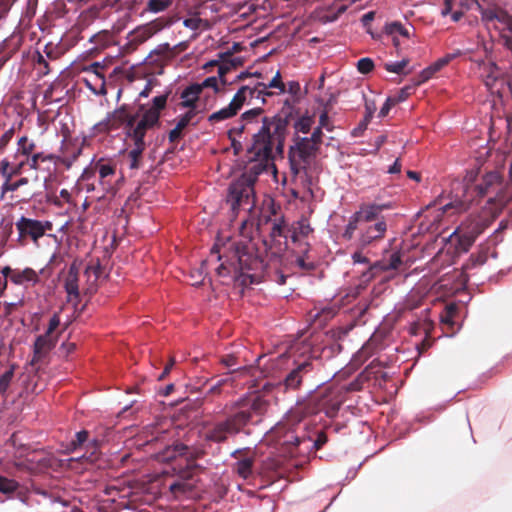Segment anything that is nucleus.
I'll list each match as a JSON object with an SVG mask.
<instances>
[{
    "label": "nucleus",
    "instance_id": "f257e3e1",
    "mask_svg": "<svg viewBox=\"0 0 512 512\" xmlns=\"http://www.w3.org/2000/svg\"><path fill=\"white\" fill-rule=\"evenodd\" d=\"M224 248V255H218V259L224 258L217 268L219 276L229 277L244 287L263 280L264 262L251 240L232 241Z\"/></svg>",
    "mask_w": 512,
    "mask_h": 512
},
{
    "label": "nucleus",
    "instance_id": "f03ea898",
    "mask_svg": "<svg viewBox=\"0 0 512 512\" xmlns=\"http://www.w3.org/2000/svg\"><path fill=\"white\" fill-rule=\"evenodd\" d=\"M269 403L261 396L243 397L226 406L227 417L214 423L205 433V439L224 443L229 436L244 431L249 424H256L266 413Z\"/></svg>",
    "mask_w": 512,
    "mask_h": 512
},
{
    "label": "nucleus",
    "instance_id": "7ed1b4c3",
    "mask_svg": "<svg viewBox=\"0 0 512 512\" xmlns=\"http://www.w3.org/2000/svg\"><path fill=\"white\" fill-rule=\"evenodd\" d=\"M390 204H362L355 213L349 218L342 237L345 240H352L355 231H358L356 238V247L361 250H367L375 247L381 242L387 232V222L381 212L390 209Z\"/></svg>",
    "mask_w": 512,
    "mask_h": 512
},
{
    "label": "nucleus",
    "instance_id": "20e7f679",
    "mask_svg": "<svg viewBox=\"0 0 512 512\" xmlns=\"http://www.w3.org/2000/svg\"><path fill=\"white\" fill-rule=\"evenodd\" d=\"M294 108L289 100L284 102L281 111L271 117H264L261 129L253 134V143L248 148L251 161L267 164L273 159V150L282 151L290 119Z\"/></svg>",
    "mask_w": 512,
    "mask_h": 512
},
{
    "label": "nucleus",
    "instance_id": "39448f33",
    "mask_svg": "<svg viewBox=\"0 0 512 512\" xmlns=\"http://www.w3.org/2000/svg\"><path fill=\"white\" fill-rule=\"evenodd\" d=\"M467 185L464 191V199L449 202L441 207L442 213H460L466 211L470 202L476 198L489 197V201L493 200V196L502 189L503 177L498 171H490L481 176L474 186L469 183L473 181L472 176L466 178Z\"/></svg>",
    "mask_w": 512,
    "mask_h": 512
},
{
    "label": "nucleus",
    "instance_id": "423d86ee",
    "mask_svg": "<svg viewBox=\"0 0 512 512\" xmlns=\"http://www.w3.org/2000/svg\"><path fill=\"white\" fill-rule=\"evenodd\" d=\"M342 405V398L337 390L327 388L320 394L307 400H299L293 413L299 420L323 412L328 418L337 416Z\"/></svg>",
    "mask_w": 512,
    "mask_h": 512
},
{
    "label": "nucleus",
    "instance_id": "0eeeda50",
    "mask_svg": "<svg viewBox=\"0 0 512 512\" xmlns=\"http://www.w3.org/2000/svg\"><path fill=\"white\" fill-rule=\"evenodd\" d=\"M320 147L308 141V137L294 138V144L290 146L288 151V159L290 170L293 176H299L304 173V187L310 189L312 184L311 178L307 175L308 167L311 161L316 157Z\"/></svg>",
    "mask_w": 512,
    "mask_h": 512
},
{
    "label": "nucleus",
    "instance_id": "6e6552de",
    "mask_svg": "<svg viewBox=\"0 0 512 512\" xmlns=\"http://www.w3.org/2000/svg\"><path fill=\"white\" fill-rule=\"evenodd\" d=\"M300 350L302 358L293 361L294 366L279 383V387L283 388L284 392L299 390L304 378L314 371V360L318 355L312 350L311 344L302 343Z\"/></svg>",
    "mask_w": 512,
    "mask_h": 512
},
{
    "label": "nucleus",
    "instance_id": "1a4fd4ad",
    "mask_svg": "<svg viewBox=\"0 0 512 512\" xmlns=\"http://www.w3.org/2000/svg\"><path fill=\"white\" fill-rule=\"evenodd\" d=\"M167 99L168 93L154 97L152 105L148 108L145 105L139 106L137 113H142L141 119L127 132L133 141H144L147 131L160 124L161 111L165 109Z\"/></svg>",
    "mask_w": 512,
    "mask_h": 512
},
{
    "label": "nucleus",
    "instance_id": "9d476101",
    "mask_svg": "<svg viewBox=\"0 0 512 512\" xmlns=\"http://www.w3.org/2000/svg\"><path fill=\"white\" fill-rule=\"evenodd\" d=\"M254 181L255 177L242 175L232 182L228 189L227 202L236 214L239 210L250 212L254 207Z\"/></svg>",
    "mask_w": 512,
    "mask_h": 512
},
{
    "label": "nucleus",
    "instance_id": "9b49d317",
    "mask_svg": "<svg viewBox=\"0 0 512 512\" xmlns=\"http://www.w3.org/2000/svg\"><path fill=\"white\" fill-rule=\"evenodd\" d=\"M480 14L484 22H496L494 27L499 32L502 44L512 53V15L498 6L483 8Z\"/></svg>",
    "mask_w": 512,
    "mask_h": 512
},
{
    "label": "nucleus",
    "instance_id": "f8f14e48",
    "mask_svg": "<svg viewBox=\"0 0 512 512\" xmlns=\"http://www.w3.org/2000/svg\"><path fill=\"white\" fill-rule=\"evenodd\" d=\"M486 227V222L480 218H468L463 221L454 233L458 239L457 251L467 252Z\"/></svg>",
    "mask_w": 512,
    "mask_h": 512
},
{
    "label": "nucleus",
    "instance_id": "ddd939ff",
    "mask_svg": "<svg viewBox=\"0 0 512 512\" xmlns=\"http://www.w3.org/2000/svg\"><path fill=\"white\" fill-rule=\"evenodd\" d=\"M15 225L19 233L20 241L31 238L34 242H37L47 231L53 229L51 221H40L25 216H21Z\"/></svg>",
    "mask_w": 512,
    "mask_h": 512
},
{
    "label": "nucleus",
    "instance_id": "4468645a",
    "mask_svg": "<svg viewBox=\"0 0 512 512\" xmlns=\"http://www.w3.org/2000/svg\"><path fill=\"white\" fill-rule=\"evenodd\" d=\"M286 92V84L282 80L280 71H277L274 77L268 82H257L250 85L249 98L261 99L262 103L266 102L265 97L281 95Z\"/></svg>",
    "mask_w": 512,
    "mask_h": 512
},
{
    "label": "nucleus",
    "instance_id": "2eb2a0df",
    "mask_svg": "<svg viewBox=\"0 0 512 512\" xmlns=\"http://www.w3.org/2000/svg\"><path fill=\"white\" fill-rule=\"evenodd\" d=\"M95 173H98L99 175V185L101 186L102 190L105 193L114 195L116 193L113 184V178L116 173L115 166L109 163H104L103 160H99L93 167L86 169L83 172L82 178L84 180H88Z\"/></svg>",
    "mask_w": 512,
    "mask_h": 512
},
{
    "label": "nucleus",
    "instance_id": "dca6fc26",
    "mask_svg": "<svg viewBox=\"0 0 512 512\" xmlns=\"http://www.w3.org/2000/svg\"><path fill=\"white\" fill-rule=\"evenodd\" d=\"M248 92H250V85H244L239 88L229 105L212 113L208 117V121L210 123H217L235 116L243 107L247 98H249Z\"/></svg>",
    "mask_w": 512,
    "mask_h": 512
},
{
    "label": "nucleus",
    "instance_id": "f3484780",
    "mask_svg": "<svg viewBox=\"0 0 512 512\" xmlns=\"http://www.w3.org/2000/svg\"><path fill=\"white\" fill-rule=\"evenodd\" d=\"M402 264L401 254L399 252H393L389 257H383L382 259L374 262L370 267L363 272L364 282H371L380 273L391 270H397Z\"/></svg>",
    "mask_w": 512,
    "mask_h": 512
},
{
    "label": "nucleus",
    "instance_id": "a211bd4d",
    "mask_svg": "<svg viewBox=\"0 0 512 512\" xmlns=\"http://www.w3.org/2000/svg\"><path fill=\"white\" fill-rule=\"evenodd\" d=\"M138 117L139 113L132 114L127 105H122L108 114L105 121L101 124L105 126L106 130H115L125 125L128 132Z\"/></svg>",
    "mask_w": 512,
    "mask_h": 512
},
{
    "label": "nucleus",
    "instance_id": "6ab92c4d",
    "mask_svg": "<svg viewBox=\"0 0 512 512\" xmlns=\"http://www.w3.org/2000/svg\"><path fill=\"white\" fill-rule=\"evenodd\" d=\"M82 262L79 259H75L64 278V289L68 296V301H79V273Z\"/></svg>",
    "mask_w": 512,
    "mask_h": 512
},
{
    "label": "nucleus",
    "instance_id": "aec40b11",
    "mask_svg": "<svg viewBox=\"0 0 512 512\" xmlns=\"http://www.w3.org/2000/svg\"><path fill=\"white\" fill-rule=\"evenodd\" d=\"M0 493L9 499H19L21 502H27L29 497L28 490L16 480L5 477L0 474Z\"/></svg>",
    "mask_w": 512,
    "mask_h": 512
},
{
    "label": "nucleus",
    "instance_id": "412c9836",
    "mask_svg": "<svg viewBox=\"0 0 512 512\" xmlns=\"http://www.w3.org/2000/svg\"><path fill=\"white\" fill-rule=\"evenodd\" d=\"M200 86L198 83L187 86L180 94L181 102L179 106L181 108H187L188 111H193L194 114H198L203 111L200 108Z\"/></svg>",
    "mask_w": 512,
    "mask_h": 512
},
{
    "label": "nucleus",
    "instance_id": "4be33fe9",
    "mask_svg": "<svg viewBox=\"0 0 512 512\" xmlns=\"http://www.w3.org/2000/svg\"><path fill=\"white\" fill-rule=\"evenodd\" d=\"M56 339L53 336L40 335L36 338L34 343V355L31 360V365L35 366L44 361L49 352L54 348Z\"/></svg>",
    "mask_w": 512,
    "mask_h": 512
},
{
    "label": "nucleus",
    "instance_id": "5701e85b",
    "mask_svg": "<svg viewBox=\"0 0 512 512\" xmlns=\"http://www.w3.org/2000/svg\"><path fill=\"white\" fill-rule=\"evenodd\" d=\"M192 476L193 474L190 470H184L181 472L180 479L170 485L169 490L175 498L191 493L194 490L195 485L190 482Z\"/></svg>",
    "mask_w": 512,
    "mask_h": 512
},
{
    "label": "nucleus",
    "instance_id": "b1692460",
    "mask_svg": "<svg viewBox=\"0 0 512 512\" xmlns=\"http://www.w3.org/2000/svg\"><path fill=\"white\" fill-rule=\"evenodd\" d=\"M482 70L484 83L486 87L493 92L494 88L497 86L498 81H500L501 70L495 63L484 64Z\"/></svg>",
    "mask_w": 512,
    "mask_h": 512
},
{
    "label": "nucleus",
    "instance_id": "393cba45",
    "mask_svg": "<svg viewBox=\"0 0 512 512\" xmlns=\"http://www.w3.org/2000/svg\"><path fill=\"white\" fill-rule=\"evenodd\" d=\"M489 250V246H480L477 253L471 254L467 262L463 265V269L469 271L484 265L488 259Z\"/></svg>",
    "mask_w": 512,
    "mask_h": 512
},
{
    "label": "nucleus",
    "instance_id": "a878e982",
    "mask_svg": "<svg viewBox=\"0 0 512 512\" xmlns=\"http://www.w3.org/2000/svg\"><path fill=\"white\" fill-rule=\"evenodd\" d=\"M103 68V66L99 62H94L88 66H85L82 68V71L85 72H91L93 73L96 78L100 81V88L97 91L95 88H93L88 80H85L87 86L96 94L99 95H105L106 94V87H105V78L103 73L100 72V70Z\"/></svg>",
    "mask_w": 512,
    "mask_h": 512
},
{
    "label": "nucleus",
    "instance_id": "bb28decb",
    "mask_svg": "<svg viewBox=\"0 0 512 512\" xmlns=\"http://www.w3.org/2000/svg\"><path fill=\"white\" fill-rule=\"evenodd\" d=\"M38 281L39 277L37 272L29 267L23 270L15 269V272L11 275V282L16 285H22L25 282L37 283Z\"/></svg>",
    "mask_w": 512,
    "mask_h": 512
},
{
    "label": "nucleus",
    "instance_id": "cd10ccee",
    "mask_svg": "<svg viewBox=\"0 0 512 512\" xmlns=\"http://www.w3.org/2000/svg\"><path fill=\"white\" fill-rule=\"evenodd\" d=\"M338 312V309L334 306H326L321 309L314 308L310 311V318L319 322L320 325L324 324L328 320L332 319Z\"/></svg>",
    "mask_w": 512,
    "mask_h": 512
},
{
    "label": "nucleus",
    "instance_id": "c85d7f7f",
    "mask_svg": "<svg viewBox=\"0 0 512 512\" xmlns=\"http://www.w3.org/2000/svg\"><path fill=\"white\" fill-rule=\"evenodd\" d=\"M255 459L253 457H246L238 460L233 465V470L243 479H248L253 474V466Z\"/></svg>",
    "mask_w": 512,
    "mask_h": 512
},
{
    "label": "nucleus",
    "instance_id": "c756f323",
    "mask_svg": "<svg viewBox=\"0 0 512 512\" xmlns=\"http://www.w3.org/2000/svg\"><path fill=\"white\" fill-rule=\"evenodd\" d=\"M301 439L294 433V431L290 428L287 433H284L282 438H280L279 446L285 448V452L293 455L294 450L300 444Z\"/></svg>",
    "mask_w": 512,
    "mask_h": 512
},
{
    "label": "nucleus",
    "instance_id": "7c9ffc66",
    "mask_svg": "<svg viewBox=\"0 0 512 512\" xmlns=\"http://www.w3.org/2000/svg\"><path fill=\"white\" fill-rule=\"evenodd\" d=\"M144 141H134V147L128 153L129 168L138 169L142 158V153L145 150Z\"/></svg>",
    "mask_w": 512,
    "mask_h": 512
},
{
    "label": "nucleus",
    "instance_id": "2f4dec72",
    "mask_svg": "<svg viewBox=\"0 0 512 512\" xmlns=\"http://www.w3.org/2000/svg\"><path fill=\"white\" fill-rule=\"evenodd\" d=\"M17 364H9L8 369L0 376V395L6 398L8 395V389L13 381Z\"/></svg>",
    "mask_w": 512,
    "mask_h": 512
},
{
    "label": "nucleus",
    "instance_id": "473e14b6",
    "mask_svg": "<svg viewBox=\"0 0 512 512\" xmlns=\"http://www.w3.org/2000/svg\"><path fill=\"white\" fill-rule=\"evenodd\" d=\"M89 41L91 43L95 44V48L103 49L113 43V35L108 30H102V31H99L98 33L92 35L89 38Z\"/></svg>",
    "mask_w": 512,
    "mask_h": 512
},
{
    "label": "nucleus",
    "instance_id": "72a5a7b5",
    "mask_svg": "<svg viewBox=\"0 0 512 512\" xmlns=\"http://www.w3.org/2000/svg\"><path fill=\"white\" fill-rule=\"evenodd\" d=\"M312 231L313 229L307 220H300L293 226L291 239L293 242H298L301 237H307Z\"/></svg>",
    "mask_w": 512,
    "mask_h": 512
},
{
    "label": "nucleus",
    "instance_id": "f704fd0d",
    "mask_svg": "<svg viewBox=\"0 0 512 512\" xmlns=\"http://www.w3.org/2000/svg\"><path fill=\"white\" fill-rule=\"evenodd\" d=\"M313 123H314L313 117L302 116L294 122L293 127H294L296 133L307 134L310 131Z\"/></svg>",
    "mask_w": 512,
    "mask_h": 512
},
{
    "label": "nucleus",
    "instance_id": "c9c22d12",
    "mask_svg": "<svg viewBox=\"0 0 512 512\" xmlns=\"http://www.w3.org/2000/svg\"><path fill=\"white\" fill-rule=\"evenodd\" d=\"M173 23L172 18L170 17H159L150 23H148L147 29L153 33L156 34L157 32L161 31L162 29L170 26Z\"/></svg>",
    "mask_w": 512,
    "mask_h": 512
},
{
    "label": "nucleus",
    "instance_id": "e433bc0d",
    "mask_svg": "<svg viewBox=\"0 0 512 512\" xmlns=\"http://www.w3.org/2000/svg\"><path fill=\"white\" fill-rule=\"evenodd\" d=\"M385 32L388 35L399 34L406 38L410 37L409 30L406 27H404L400 22L397 21L386 24Z\"/></svg>",
    "mask_w": 512,
    "mask_h": 512
},
{
    "label": "nucleus",
    "instance_id": "4c0bfd02",
    "mask_svg": "<svg viewBox=\"0 0 512 512\" xmlns=\"http://www.w3.org/2000/svg\"><path fill=\"white\" fill-rule=\"evenodd\" d=\"M289 429L290 427H288L287 424L279 423L270 430L268 438L278 445L280 443V438H282L283 434L287 433Z\"/></svg>",
    "mask_w": 512,
    "mask_h": 512
},
{
    "label": "nucleus",
    "instance_id": "58836bf2",
    "mask_svg": "<svg viewBox=\"0 0 512 512\" xmlns=\"http://www.w3.org/2000/svg\"><path fill=\"white\" fill-rule=\"evenodd\" d=\"M209 66H218V77L223 85L227 84L226 75L235 68L233 63L229 64H218V61H210L208 63Z\"/></svg>",
    "mask_w": 512,
    "mask_h": 512
},
{
    "label": "nucleus",
    "instance_id": "ea45409f",
    "mask_svg": "<svg viewBox=\"0 0 512 512\" xmlns=\"http://www.w3.org/2000/svg\"><path fill=\"white\" fill-rule=\"evenodd\" d=\"M171 6V0H148L147 2V9L154 13L165 11Z\"/></svg>",
    "mask_w": 512,
    "mask_h": 512
},
{
    "label": "nucleus",
    "instance_id": "a19ab883",
    "mask_svg": "<svg viewBox=\"0 0 512 512\" xmlns=\"http://www.w3.org/2000/svg\"><path fill=\"white\" fill-rule=\"evenodd\" d=\"M205 454V451L202 449H190L187 455V469L192 472V469L198 467L197 464H195V460L202 458Z\"/></svg>",
    "mask_w": 512,
    "mask_h": 512
},
{
    "label": "nucleus",
    "instance_id": "79ce46f5",
    "mask_svg": "<svg viewBox=\"0 0 512 512\" xmlns=\"http://www.w3.org/2000/svg\"><path fill=\"white\" fill-rule=\"evenodd\" d=\"M153 35L154 34L150 31V29L148 30L147 26L145 25L143 27L138 28L137 30H135L133 32L132 41L137 44H141V43L145 42L146 40H148Z\"/></svg>",
    "mask_w": 512,
    "mask_h": 512
},
{
    "label": "nucleus",
    "instance_id": "37998d69",
    "mask_svg": "<svg viewBox=\"0 0 512 512\" xmlns=\"http://www.w3.org/2000/svg\"><path fill=\"white\" fill-rule=\"evenodd\" d=\"M18 147L22 155L29 156L34 151L36 145L33 141H29L28 137L23 136L18 140Z\"/></svg>",
    "mask_w": 512,
    "mask_h": 512
},
{
    "label": "nucleus",
    "instance_id": "c03bdc74",
    "mask_svg": "<svg viewBox=\"0 0 512 512\" xmlns=\"http://www.w3.org/2000/svg\"><path fill=\"white\" fill-rule=\"evenodd\" d=\"M52 160V155H44L43 153H35L32 156H27L26 162L31 169H38L39 161Z\"/></svg>",
    "mask_w": 512,
    "mask_h": 512
},
{
    "label": "nucleus",
    "instance_id": "a18cd8bd",
    "mask_svg": "<svg viewBox=\"0 0 512 512\" xmlns=\"http://www.w3.org/2000/svg\"><path fill=\"white\" fill-rule=\"evenodd\" d=\"M284 222H274L270 231V238L271 241L276 243L278 241V238L284 237L286 239V236L284 235Z\"/></svg>",
    "mask_w": 512,
    "mask_h": 512
},
{
    "label": "nucleus",
    "instance_id": "49530a36",
    "mask_svg": "<svg viewBox=\"0 0 512 512\" xmlns=\"http://www.w3.org/2000/svg\"><path fill=\"white\" fill-rule=\"evenodd\" d=\"M33 58L35 63L39 66L41 74L47 75L50 72V68L47 58L44 56V54L40 51H37Z\"/></svg>",
    "mask_w": 512,
    "mask_h": 512
},
{
    "label": "nucleus",
    "instance_id": "de8ad7c7",
    "mask_svg": "<svg viewBox=\"0 0 512 512\" xmlns=\"http://www.w3.org/2000/svg\"><path fill=\"white\" fill-rule=\"evenodd\" d=\"M101 274H102V266H101L99 260H97V262L95 264L94 263L89 264L85 269V275L88 277V279L91 276H93L94 282H96L99 279Z\"/></svg>",
    "mask_w": 512,
    "mask_h": 512
},
{
    "label": "nucleus",
    "instance_id": "09e8293b",
    "mask_svg": "<svg viewBox=\"0 0 512 512\" xmlns=\"http://www.w3.org/2000/svg\"><path fill=\"white\" fill-rule=\"evenodd\" d=\"M26 184H28V178H26V177H22L13 183H11L8 180H5L4 184L2 185V191H3V193L7 192V191L14 192V191L18 190L21 186H24Z\"/></svg>",
    "mask_w": 512,
    "mask_h": 512
},
{
    "label": "nucleus",
    "instance_id": "8fccbe9b",
    "mask_svg": "<svg viewBox=\"0 0 512 512\" xmlns=\"http://www.w3.org/2000/svg\"><path fill=\"white\" fill-rule=\"evenodd\" d=\"M357 69L362 74H368L374 69V62L371 58H361L357 62Z\"/></svg>",
    "mask_w": 512,
    "mask_h": 512
},
{
    "label": "nucleus",
    "instance_id": "3c124183",
    "mask_svg": "<svg viewBox=\"0 0 512 512\" xmlns=\"http://www.w3.org/2000/svg\"><path fill=\"white\" fill-rule=\"evenodd\" d=\"M263 113V109L260 107L253 108L244 112L241 116V121L249 124L252 123L255 119H257Z\"/></svg>",
    "mask_w": 512,
    "mask_h": 512
},
{
    "label": "nucleus",
    "instance_id": "603ef678",
    "mask_svg": "<svg viewBox=\"0 0 512 512\" xmlns=\"http://www.w3.org/2000/svg\"><path fill=\"white\" fill-rule=\"evenodd\" d=\"M436 73V71H434L432 65L425 68L418 76L416 79L413 80V82L415 83V85L417 86H420L421 84L427 82L429 79L432 78V76Z\"/></svg>",
    "mask_w": 512,
    "mask_h": 512
},
{
    "label": "nucleus",
    "instance_id": "864d4df0",
    "mask_svg": "<svg viewBox=\"0 0 512 512\" xmlns=\"http://www.w3.org/2000/svg\"><path fill=\"white\" fill-rule=\"evenodd\" d=\"M89 436V432L86 430H81L76 433L75 439L71 441V446L73 450H76L77 448L84 445L85 442H87Z\"/></svg>",
    "mask_w": 512,
    "mask_h": 512
},
{
    "label": "nucleus",
    "instance_id": "5fc2aeb1",
    "mask_svg": "<svg viewBox=\"0 0 512 512\" xmlns=\"http://www.w3.org/2000/svg\"><path fill=\"white\" fill-rule=\"evenodd\" d=\"M417 87L418 86L415 85V83L413 82L412 84L407 85V86L401 88L399 93H398V96L394 97L395 101L397 103H399V102H402V101L406 100L415 91V89Z\"/></svg>",
    "mask_w": 512,
    "mask_h": 512
},
{
    "label": "nucleus",
    "instance_id": "6e6d98bb",
    "mask_svg": "<svg viewBox=\"0 0 512 512\" xmlns=\"http://www.w3.org/2000/svg\"><path fill=\"white\" fill-rule=\"evenodd\" d=\"M370 282H364L363 280V273L361 274L359 278V283L351 289V291L346 295V297H351L352 299L357 298L363 290L367 288Z\"/></svg>",
    "mask_w": 512,
    "mask_h": 512
},
{
    "label": "nucleus",
    "instance_id": "4d7b16f0",
    "mask_svg": "<svg viewBox=\"0 0 512 512\" xmlns=\"http://www.w3.org/2000/svg\"><path fill=\"white\" fill-rule=\"evenodd\" d=\"M408 63H409L408 59H403V60H401L399 62H395V63H386L385 69L388 72L400 74L403 71V69L408 65Z\"/></svg>",
    "mask_w": 512,
    "mask_h": 512
},
{
    "label": "nucleus",
    "instance_id": "13d9d810",
    "mask_svg": "<svg viewBox=\"0 0 512 512\" xmlns=\"http://www.w3.org/2000/svg\"><path fill=\"white\" fill-rule=\"evenodd\" d=\"M196 116V114H194V110L193 111H187L185 114H183L177 124H176V127L181 129L182 131L191 123V121L193 120V118Z\"/></svg>",
    "mask_w": 512,
    "mask_h": 512
},
{
    "label": "nucleus",
    "instance_id": "bf43d9fd",
    "mask_svg": "<svg viewBox=\"0 0 512 512\" xmlns=\"http://www.w3.org/2000/svg\"><path fill=\"white\" fill-rule=\"evenodd\" d=\"M371 118H372L371 112L367 113V115L359 123V125L353 129L352 135L354 137L360 136L367 129V126H368L369 122L371 121Z\"/></svg>",
    "mask_w": 512,
    "mask_h": 512
},
{
    "label": "nucleus",
    "instance_id": "052dcab7",
    "mask_svg": "<svg viewBox=\"0 0 512 512\" xmlns=\"http://www.w3.org/2000/svg\"><path fill=\"white\" fill-rule=\"evenodd\" d=\"M13 232V223L8 222L2 226L1 232H0V243L1 245H5L10 238L11 234Z\"/></svg>",
    "mask_w": 512,
    "mask_h": 512
},
{
    "label": "nucleus",
    "instance_id": "680f3d73",
    "mask_svg": "<svg viewBox=\"0 0 512 512\" xmlns=\"http://www.w3.org/2000/svg\"><path fill=\"white\" fill-rule=\"evenodd\" d=\"M202 22L203 21H202L201 18H199L197 16H194V17L186 18L183 21V25L186 28H189V29H191L193 31H196V30L200 29Z\"/></svg>",
    "mask_w": 512,
    "mask_h": 512
},
{
    "label": "nucleus",
    "instance_id": "e2e57ef3",
    "mask_svg": "<svg viewBox=\"0 0 512 512\" xmlns=\"http://www.w3.org/2000/svg\"><path fill=\"white\" fill-rule=\"evenodd\" d=\"M14 128H10L0 136V153L6 148L14 136Z\"/></svg>",
    "mask_w": 512,
    "mask_h": 512
},
{
    "label": "nucleus",
    "instance_id": "0e129e2a",
    "mask_svg": "<svg viewBox=\"0 0 512 512\" xmlns=\"http://www.w3.org/2000/svg\"><path fill=\"white\" fill-rule=\"evenodd\" d=\"M198 85L200 86V93H202L204 88H213L217 92L218 78L215 76L208 77L202 83H198Z\"/></svg>",
    "mask_w": 512,
    "mask_h": 512
},
{
    "label": "nucleus",
    "instance_id": "69168bd1",
    "mask_svg": "<svg viewBox=\"0 0 512 512\" xmlns=\"http://www.w3.org/2000/svg\"><path fill=\"white\" fill-rule=\"evenodd\" d=\"M59 325H60V316L58 313H55L50 318L47 331L44 333V335L53 336L52 335L53 332L58 328Z\"/></svg>",
    "mask_w": 512,
    "mask_h": 512
},
{
    "label": "nucleus",
    "instance_id": "338daca9",
    "mask_svg": "<svg viewBox=\"0 0 512 512\" xmlns=\"http://www.w3.org/2000/svg\"><path fill=\"white\" fill-rule=\"evenodd\" d=\"M396 104H397V102L395 101V99H394V98H392V97L387 98V99H386V101H385V103H384V104H383V106L381 107V109H380V111H379L378 116H379L380 118H384V117H386V116L388 115V113H389L390 109H391L394 105H396Z\"/></svg>",
    "mask_w": 512,
    "mask_h": 512
},
{
    "label": "nucleus",
    "instance_id": "774afa93",
    "mask_svg": "<svg viewBox=\"0 0 512 512\" xmlns=\"http://www.w3.org/2000/svg\"><path fill=\"white\" fill-rule=\"evenodd\" d=\"M172 456L175 457V456H186L188 455V452H189V447L183 443H175L173 446H172Z\"/></svg>",
    "mask_w": 512,
    "mask_h": 512
}]
</instances>
